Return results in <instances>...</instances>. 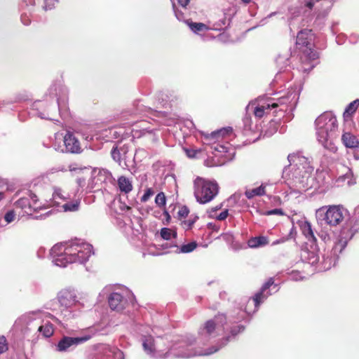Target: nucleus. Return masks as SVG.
<instances>
[{
    "mask_svg": "<svg viewBox=\"0 0 359 359\" xmlns=\"http://www.w3.org/2000/svg\"><path fill=\"white\" fill-rule=\"evenodd\" d=\"M242 317L236 318L226 317L219 313L214 318L208 320L198 330V337L196 339L191 335L181 337L172 342L169 346L170 357L188 358L194 356L209 355L227 344L230 340L229 336L221 339L219 344L204 348L209 344L214 343L219 333L227 330L228 323L240 321Z\"/></svg>",
    "mask_w": 359,
    "mask_h": 359,
    "instance_id": "obj_1",
    "label": "nucleus"
},
{
    "mask_svg": "<svg viewBox=\"0 0 359 359\" xmlns=\"http://www.w3.org/2000/svg\"><path fill=\"white\" fill-rule=\"evenodd\" d=\"M93 246L81 240H74L65 243L55 245L50 254L53 262L60 267H65L68 264H83L92 254Z\"/></svg>",
    "mask_w": 359,
    "mask_h": 359,
    "instance_id": "obj_2",
    "label": "nucleus"
},
{
    "mask_svg": "<svg viewBox=\"0 0 359 359\" xmlns=\"http://www.w3.org/2000/svg\"><path fill=\"white\" fill-rule=\"evenodd\" d=\"M290 162L289 184L297 191H305L310 188L309 175L313 171L308 159L299 154H292L287 156Z\"/></svg>",
    "mask_w": 359,
    "mask_h": 359,
    "instance_id": "obj_3",
    "label": "nucleus"
},
{
    "mask_svg": "<svg viewBox=\"0 0 359 359\" xmlns=\"http://www.w3.org/2000/svg\"><path fill=\"white\" fill-rule=\"evenodd\" d=\"M317 140L324 148L335 151L334 140L338 128L336 116L330 111L320 114L315 121Z\"/></svg>",
    "mask_w": 359,
    "mask_h": 359,
    "instance_id": "obj_4",
    "label": "nucleus"
},
{
    "mask_svg": "<svg viewBox=\"0 0 359 359\" xmlns=\"http://www.w3.org/2000/svg\"><path fill=\"white\" fill-rule=\"evenodd\" d=\"M312 41L313 34L311 29L301 30L297 36L296 44L302 51L300 57L302 69L305 72L311 70L318 63V54L313 50Z\"/></svg>",
    "mask_w": 359,
    "mask_h": 359,
    "instance_id": "obj_5",
    "label": "nucleus"
},
{
    "mask_svg": "<svg viewBox=\"0 0 359 359\" xmlns=\"http://www.w3.org/2000/svg\"><path fill=\"white\" fill-rule=\"evenodd\" d=\"M25 325V333L34 332L36 338H48L54 333L53 324L43 319L41 312H32L23 315L19 320Z\"/></svg>",
    "mask_w": 359,
    "mask_h": 359,
    "instance_id": "obj_6",
    "label": "nucleus"
},
{
    "mask_svg": "<svg viewBox=\"0 0 359 359\" xmlns=\"http://www.w3.org/2000/svg\"><path fill=\"white\" fill-rule=\"evenodd\" d=\"M351 221L346 223L340 232L339 238L334 243L330 255L324 258V269H327L332 266H335L339 254L354 236L355 230L351 227Z\"/></svg>",
    "mask_w": 359,
    "mask_h": 359,
    "instance_id": "obj_7",
    "label": "nucleus"
},
{
    "mask_svg": "<svg viewBox=\"0 0 359 359\" xmlns=\"http://www.w3.org/2000/svg\"><path fill=\"white\" fill-rule=\"evenodd\" d=\"M61 313L67 319L76 316V311L82 308L74 290L66 288L60 290L57 295Z\"/></svg>",
    "mask_w": 359,
    "mask_h": 359,
    "instance_id": "obj_8",
    "label": "nucleus"
},
{
    "mask_svg": "<svg viewBox=\"0 0 359 359\" xmlns=\"http://www.w3.org/2000/svg\"><path fill=\"white\" fill-rule=\"evenodd\" d=\"M194 196L201 204H205L212 201L219 192V187L214 181L197 177L194 182Z\"/></svg>",
    "mask_w": 359,
    "mask_h": 359,
    "instance_id": "obj_9",
    "label": "nucleus"
},
{
    "mask_svg": "<svg viewBox=\"0 0 359 359\" xmlns=\"http://www.w3.org/2000/svg\"><path fill=\"white\" fill-rule=\"evenodd\" d=\"M142 346L146 354L152 358H170L169 346H166L165 341L162 338L155 339L150 335L144 336L142 338Z\"/></svg>",
    "mask_w": 359,
    "mask_h": 359,
    "instance_id": "obj_10",
    "label": "nucleus"
},
{
    "mask_svg": "<svg viewBox=\"0 0 359 359\" xmlns=\"http://www.w3.org/2000/svg\"><path fill=\"white\" fill-rule=\"evenodd\" d=\"M346 210L340 205H330L328 208L321 207L316 211L318 220L324 222L331 226L339 224L344 219Z\"/></svg>",
    "mask_w": 359,
    "mask_h": 359,
    "instance_id": "obj_11",
    "label": "nucleus"
},
{
    "mask_svg": "<svg viewBox=\"0 0 359 359\" xmlns=\"http://www.w3.org/2000/svg\"><path fill=\"white\" fill-rule=\"evenodd\" d=\"M299 93L296 90H290L286 95L277 99L276 102L271 100L267 101V107H272V109L280 108L282 111H292L295 108L299 100Z\"/></svg>",
    "mask_w": 359,
    "mask_h": 359,
    "instance_id": "obj_12",
    "label": "nucleus"
},
{
    "mask_svg": "<svg viewBox=\"0 0 359 359\" xmlns=\"http://www.w3.org/2000/svg\"><path fill=\"white\" fill-rule=\"evenodd\" d=\"M88 334H85L81 337H63L56 345V351L59 352L69 351L76 347L78 345L85 343L95 334L96 331L94 327L88 330Z\"/></svg>",
    "mask_w": 359,
    "mask_h": 359,
    "instance_id": "obj_13",
    "label": "nucleus"
},
{
    "mask_svg": "<svg viewBox=\"0 0 359 359\" xmlns=\"http://www.w3.org/2000/svg\"><path fill=\"white\" fill-rule=\"evenodd\" d=\"M89 359H124L123 353L119 349L107 344L96 346Z\"/></svg>",
    "mask_w": 359,
    "mask_h": 359,
    "instance_id": "obj_14",
    "label": "nucleus"
},
{
    "mask_svg": "<svg viewBox=\"0 0 359 359\" xmlns=\"http://www.w3.org/2000/svg\"><path fill=\"white\" fill-rule=\"evenodd\" d=\"M63 142L65 145V149L61 146L56 145V144H53L52 147L55 149V151H61V152H69L72 154H78L81 151V145L78 139L75 137L74 134L70 132H68L65 137H63Z\"/></svg>",
    "mask_w": 359,
    "mask_h": 359,
    "instance_id": "obj_15",
    "label": "nucleus"
},
{
    "mask_svg": "<svg viewBox=\"0 0 359 359\" xmlns=\"http://www.w3.org/2000/svg\"><path fill=\"white\" fill-rule=\"evenodd\" d=\"M15 205L24 210L25 212L28 215H31L32 211H37L42 208L41 203L38 201L37 196L32 193L29 194V197H23L18 200Z\"/></svg>",
    "mask_w": 359,
    "mask_h": 359,
    "instance_id": "obj_16",
    "label": "nucleus"
},
{
    "mask_svg": "<svg viewBox=\"0 0 359 359\" xmlns=\"http://www.w3.org/2000/svg\"><path fill=\"white\" fill-rule=\"evenodd\" d=\"M271 287H273L271 290H273V293L278 292L279 290L278 285L274 283L273 278H269L268 281L264 283V285L262 287L260 292H257L253 297L256 307H257L262 302H263L269 296L272 294V292H269Z\"/></svg>",
    "mask_w": 359,
    "mask_h": 359,
    "instance_id": "obj_17",
    "label": "nucleus"
},
{
    "mask_svg": "<svg viewBox=\"0 0 359 359\" xmlns=\"http://www.w3.org/2000/svg\"><path fill=\"white\" fill-rule=\"evenodd\" d=\"M67 94V88L60 83H53L49 88L46 97L49 100H52L57 103V107L60 108V100L65 99Z\"/></svg>",
    "mask_w": 359,
    "mask_h": 359,
    "instance_id": "obj_18",
    "label": "nucleus"
},
{
    "mask_svg": "<svg viewBox=\"0 0 359 359\" xmlns=\"http://www.w3.org/2000/svg\"><path fill=\"white\" fill-rule=\"evenodd\" d=\"M108 302L111 310L121 311L126 308L127 299L119 292H113L108 297Z\"/></svg>",
    "mask_w": 359,
    "mask_h": 359,
    "instance_id": "obj_19",
    "label": "nucleus"
},
{
    "mask_svg": "<svg viewBox=\"0 0 359 359\" xmlns=\"http://www.w3.org/2000/svg\"><path fill=\"white\" fill-rule=\"evenodd\" d=\"M262 100H259L258 103L251 102L246 107V111L248 113L252 112L255 117L262 118L264 115L268 113L272 107H267L266 103H262Z\"/></svg>",
    "mask_w": 359,
    "mask_h": 359,
    "instance_id": "obj_20",
    "label": "nucleus"
},
{
    "mask_svg": "<svg viewBox=\"0 0 359 359\" xmlns=\"http://www.w3.org/2000/svg\"><path fill=\"white\" fill-rule=\"evenodd\" d=\"M117 188L121 194H128L133 189L132 179L123 175L120 176L117 179Z\"/></svg>",
    "mask_w": 359,
    "mask_h": 359,
    "instance_id": "obj_21",
    "label": "nucleus"
},
{
    "mask_svg": "<svg viewBox=\"0 0 359 359\" xmlns=\"http://www.w3.org/2000/svg\"><path fill=\"white\" fill-rule=\"evenodd\" d=\"M46 105V103L43 101H36L33 103L32 105V109L34 111H36V113H33L34 115H36L41 118L43 119H49L53 120V118L50 116L51 112L50 110H41L42 108H43Z\"/></svg>",
    "mask_w": 359,
    "mask_h": 359,
    "instance_id": "obj_22",
    "label": "nucleus"
},
{
    "mask_svg": "<svg viewBox=\"0 0 359 359\" xmlns=\"http://www.w3.org/2000/svg\"><path fill=\"white\" fill-rule=\"evenodd\" d=\"M300 229L309 241L316 242V238L314 235L311 224L307 221H303L299 224Z\"/></svg>",
    "mask_w": 359,
    "mask_h": 359,
    "instance_id": "obj_23",
    "label": "nucleus"
},
{
    "mask_svg": "<svg viewBox=\"0 0 359 359\" xmlns=\"http://www.w3.org/2000/svg\"><path fill=\"white\" fill-rule=\"evenodd\" d=\"M289 55L288 53L279 55L276 59V63L277 66L280 68V71L283 70L284 68L287 67L289 64ZM280 72H279L275 76L276 81L280 79Z\"/></svg>",
    "mask_w": 359,
    "mask_h": 359,
    "instance_id": "obj_24",
    "label": "nucleus"
},
{
    "mask_svg": "<svg viewBox=\"0 0 359 359\" xmlns=\"http://www.w3.org/2000/svg\"><path fill=\"white\" fill-rule=\"evenodd\" d=\"M232 132V128H224L220 130L212 132L210 134H207L205 135L204 138L205 140H218L220 137H224L226 135L229 133H231Z\"/></svg>",
    "mask_w": 359,
    "mask_h": 359,
    "instance_id": "obj_25",
    "label": "nucleus"
},
{
    "mask_svg": "<svg viewBox=\"0 0 359 359\" xmlns=\"http://www.w3.org/2000/svg\"><path fill=\"white\" fill-rule=\"evenodd\" d=\"M341 140L348 148H356L359 145L357 137L351 133H345L342 135Z\"/></svg>",
    "mask_w": 359,
    "mask_h": 359,
    "instance_id": "obj_26",
    "label": "nucleus"
},
{
    "mask_svg": "<svg viewBox=\"0 0 359 359\" xmlns=\"http://www.w3.org/2000/svg\"><path fill=\"white\" fill-rule=\"evenodd\" d=\"M302 259L311 265L317 264L319 261V256L315 250H304L302 254Z\"/></svg>",
    "mask_w": 359,
    "mask_h": 359,
    "instance_id": "obj_27",
    "label": "nucleus"
},
{
    "mask_svg": "<svg viewBox=\"0 0 359 359\" xmlns=\"http://www.w3.org/2000/svg\"><path fill=\"white\" fill-rule=\"evenodd\" d=\"M266 187V184L263 183L259 187L252 189H248V190L245 191V196L248 199H251L253 197L257 196H264L266 194V191H265Z\"/></svg>",
    "mask_w": 359,
    "mask_h": 359,
    "instance_id": "obj_28",
    "label": "nucleus"
},
{
    "mask_svg": "<svg viewBox=\"0 0 359 359\" xmlns=\"http://www.w3.org/2000/svg\"><path fill=\"white\" fill-rule=\"evenodd\" d=\"M268 244V238L266 236H257L251 238L248 241L250 248H256L264 246Z\"/></svg>",
    "mask_w": 359,
    "mask_h": 359,
    "instance_id": "obj_29",
    "label": "nucleus"
},
{
    "mask_svg": "<svg viewBox=\"0 0 359 359\" xmlns=\"http://www.w3.org/2000/svg\"><path fill=\"white\" fill-rule=\"evenodd\" d=\"M27 4L30 5H36V3L40 4L41 0H25ZM43 4L41 5L42 8L44 10H50L52 9L55 4L57 2V0H42Z\"/></svg>",
    "mask_w": 359,
    "mask_h": 359,
    "instance_id": "obj_30",
    "label": "nucleus"
},
{
    "mask_svg": "<svg viewBox=\"0 0 359 359\" xmlns=\"http://www.w3.org/2000/svg\"><path fill=\"white\" fill-rule=\"evenodd\" d=\"M66 199H67V197L64 195L60 188H54L52 198L53 205L58 206L61 201H65Z\"/></svg>",
    "mask_w": 359,
    "mask_h": 359,
    "instance_id": "obj_31",
    "label": "nucleus"
},
{
    "mask_svg": "<svg viewBox=\"0 0 359 359\" xmlns=\"http://www.w3.org/2000/svg\"><path fill=\"white\" fill-rule=\"evenodd\" d=\"M81 201L76 199L71 202H67L62 205L64 212H76L79 210Z\"/></svg>",
    "mask_w": 359,
    "mask_h": 359,
    "instance_id": "obj_32",
    "label": "nucleus"
},
{
    "mask_svg": "<svg viewBox=\"0 0 359 359\" xmlns=\"http://www.w3.org/2000/svg\"><path fill=\"white\" fill-rule=\"evenodd\" d=\"M107 141H113L118 139L122 135V132L117 128H109L104 132Z\"/></svg>",
    "mask_w": 359,
    "mask_h": 359,
    "instance_id": "obj_33",
    "label": "nucleus"
},
{
    "mask_svg": "<svg viewBox=\"0 0 359 359\" xmlns=\"http://www.w3.org/2000/svg\"><path fill=\"white\" fill-rule=\"evenodd\" d=\"M196 247L197 243L195 241H193L187 244H184L180 248L177 247L175 252L177 253H189L193 252Z\"/></svg>",
    "mask_w": 359,
    "mask_h": 359,
    "instance_id": "obj_34",
    "label": "nucleus"
},
{
    "mask_svg": "<svg viewBox=\"0 0 359 359\" xmlns=\"http://www.w3.org/2000/svg\"><path fill=\"white\" fill-rule=\"evenodd\" d=\"M97 182H105L106 180H111L112 179L111 173L107 170H100L97 175L95 177Z\"/></svg>",
    "mask_w": 359,
    "mask_h": 359,
    "instance_id": "obj_35",
    "label": "nucleus"
},
{
    "mask_svg": "<svg viewBox=\"0 0 359 359\" xmlns=\"http://www.w3.org/2000/svg\"><path fill=\"white\" fill-rule=\"evenodd\" d=\"M359 105V100H355L348 104V105L346 107L344 116H349L352 115L357 109Z\"/></svg>",
    "mask_w": 359,
    "mask_h": 359,
    "instance_id": "obj_36",
    "label": "nucleus"
},
{
    "mask_svg": "<svg viewBox=\"0 0 359 359\" xmlns=\"http://www.w3.org/2000/svg\"><path fill=\"white\" fill-rule=\"evenodd\" d=\"M188 25L191 30L195 33H198L208 29L207 26L201 22H190Z\"/></svg>",
    "mask_w": 359,
    "mask_h": 359,
    "instance_id": "obj_37",
    "label": "nucleus"
},
{
    "mask_svg": "<svg viewBox=\"0 0 359 359\" xmlns=\"http://www.w3.org/2000/svg\"><path fill=\"white\" fill-rule=\"evenodd\" d=\"M161 236L163 239L170 240L176 236V233L168 228H163L161 230Z\"/></svg>",
    "mask_w": 359,
    "mask_h": 359,
    "instance_id": "obj_38",
    "label": "nucleus"
},
{
    "mask_svg": "<svg viewBox=\"0 0 359 359\" xmlns=\"http://www.w3.org/2000/svg\"><path fill=\"white\" fill-rule=\"evenodd\" d=\"M155 203L158 207H163L165 205L166 198L163 192H160L156 195Z\"/></svg>",
    "mask_w": 359,
    "mask_h": 359,
    "instance_id": "obj_39",
    "label": "nucleus"
},
{
    "mask_svg": "<svg viewBox=\"0 0 359 359\" xmlns=\"http://www.w3.org/2000/svg\"><path fill=\"white\" fill-rule=\"evenodd\" d=\"M348 171L343 175L339 177V180H348L347 184L348 185L353 184V182H351V177H353V172L350 168H347Z\"/></svg>",
    "mask_w": 359,
    "mask_h": 359,
    "instance_id": "obj_40",
    "label": "nucleus"
},
{
    "mask_svg": "<svg viewBox=\"0 0 359 359\" xmlns=\"http://www.w3.org/2000/svg\"><path fill=\"white\" fill-rule=\"evenodd\" d=\"M154 194V191L151 188H147L143 196L141 197V201L143 203L147 202L151 196H152Z\"/></svg>",
    "mask_w": 359,
    "mask_h": 359,
    "instance_id": "obj_41",
    "label": "nucleus"
},
{
    "mask_svg": "<svg viewBox=\"0 0 359 359\" xmlns=\"http://www.w3.org/2000/svg\"><path fill=\"white\" fill-rule=\"evenodd\" d=\"M15 218V213L13 210L8 211L4 215V220L6 224H10L14 221Z\"/></svg>",
    "mask_w": 359,
    "mask_h": 359,
    "instance_id": "obj_42",
    "label": "nucleus"
},
{
    "mask_svg": "<svg viewBox=\"0 0 359 359\" xmlns=\"http://www.w3.org/2000/svg\"><path fill=\"white\" fill-rule=\"evenodd\" d=\"M8 350L7 340L4 336H0V354Z\"/></svg>",
    "mask_w": 359,
    "mask_h": 359,
    "instance_id": "obj_43",
    "label": "nucleus"
},
{
    "mask_svg": "<svg viewBox=\"0 0 359 359\" xmlns=\"http://www.w3.org/2000/svg\"><path fill=\"white\" fill-rule=\"evenodd\" d=\"M111 155L112 158L116 161L120 163L121 162V154L120 151L118 150L117 147H114L111 151Z\"/></svg>",
    "mask_w": 359,
    "mask_h": 359,
    "instance_id": "obj_44",
    "label": "nucleus"
},
{
    "mask_svg": "<svg viewBox=\"0 0 359 359\" xmlns=\"http://www.w3.org/2000/svg\"><path fill=\"white\" fill-rule=\"evenodd\" d=\"M245 327L243 325H236L231 327L230 333L231 337L236 336L238 333L243 332Z\"/></svg>",
    "mask_w": 359,
    "mask_h": 359,
    "instance_id": "obj_45",
    "label": "nucleus"
},
{
    "mask_svg": "<svg viewBox=\"0 0 359 359\" xmlns=\"http://www.w3.org/2000/svg\"><path fill=\"white\" fill-rule=\"evenodd\" d=\"M264 215H283V210L281 209L275 208L273 210L266 211L264 213Z\"/></svg>",
    "mask_w": 359,
    "mask_h": 359,
    "instance_id": "obj_46",
    "label": "nucleus"
},
{
    "mask_svg": "<svg viewBox=\"0 0 359 359\" xmlns=\"http://www.w3.org/2000/svg\"><path fill=\"white\" fill-rule=\"evenodd\" d=\"M212 149H215V151H217L219 152H227V147L222 144H216L213 147H212Z\"/></svg>",
    "mask_w": 359,
    "mask_h": 359,
    "instance_id": "obj_47",
    "label": "nucleus"
},
{
    "mask_svg": "<svg viewBox=\"0 0 359 359\" xmlns=\"http://www.w3.org/2000/svg\"><path fill=\"white\" fill-rule=\"evenodd\" d=\"M172 8L174 10V12H175L176 18L179 20H182L184 19L183 13L176 9V6H175V3H172Z\"/></svg>",
    "mask_w": 359,
    "mask_h": 359,
    "instance_id": "obj_48",
    "label": "nucleus"
},
{
    "mask_svg": "<svg viewBox=\"0 0 359 359\" xmlns=\"http://www.w3.org/2000/svg\"><path fill=\"white\" fill-rule=\"evenodd\" d=\"M222 238L228 243L233 242V236L231 233H226L221 236Z\"/></svg>",
    "mask_w": 359,
    "mask_h": 359,
    "instance_id": "obj_49",
    "label": "nucleus"
},
{
    "mask_svg": "<svg viewBox=\"0 0 359 359\" xmlns=\"http://www.w3.org/2000/svg\"><path fill=\"white\" fill-rule=\"evenodd\" d=\"M290 278L293 280L298 281L302 279V276L299 272L295 271L291 273Z\"/></svg>",
    "mask_w": 359,
    "mask_h": 359,
    "instance_id": "obj_50",
    "label": "nucleus"
},
{
    "mask_svg": "<svg viewBox=\"0 0 359 359\" xmlns=\"http://www.w3.org/2000/svg\"><path fill=\"white\" fill-rule=\"evenodd\" d=\"M288 240H289V236L283 237V238H280L279 239H277V240L273 241V243H271V245L274 246V245H276L278 244H281V243L286 242Z\"/></svg>",
    "mask_w": 359,
    "mask_h": 359,
    "instance_id": "obj_51",
    "label": "nucleus"
},
{
    "mask_svg": "<svg viewBox=\"0 0 359 359\" xmlns=\"http://www.w3.org/2000/svg\"><path fill=\"white\" fill-rule=\"evenodd\" d=\"M228 210H225L224 211H222L221 213H219V215H218L216 218L218 219V220H224L225 219L227 216H228Z\"/></svg>",
    "mask_w": 359,
    "mask_h": 359,
    "instance_id": "obj_52",
    "label": "nucleus"
},
{
    "mask_svg": "<svg viewBox=\"0 0 359 359\" xmlns=\"http://www.w3.org/2000/svg\"><path fill=\"white\" fill-rule=\"evenodd\" d=\"M189 214V210L187 207H183L180 210L179 215L182 217H186Z\"/></svg>",
    "mask_w": 359,
    "mask_h": 359,
    "instance_id": "obj_53",
    "label": "nucleus"
},
{
    "mask_svg": "<svg viewBox=\"0 0 359 359\" xmlns=\"http://www.w3.org/2000/svg\"><path fill=\"white\" fill-rule=\"evenodd\" d=\"M59 171H62V172L66 171V169L64 167L53 168L48 171V173L52 174V173L57 172Z\"/></svg>",
    "mask_w": 359,
    "mask_h": 359,
    "instance_id": "obj_54",
    "label": "nucleus"
},
{
    "mask_svg": "<svg viewBox=\"0 0 359 359\" xmlns=\"http://www.w3.org/2000/svg\"><path fill=\"white\" fill-rule=\"evenodd\" d=\"M21 21L25 25H29L31 22L30 19L26 15H21Z\"/></svg>",
    "mask_w": 359,
    "mask_h": 359,
    "instance_id": "obj_55",
    "label": "nucleus"
},
{
    "mask_svg": "<svg viewBox=\"0 0 359 359\" xmlns=\"http://www.w3.org/2000/svg\"><path fill=\"white\" fill-rule=\"evenodd\" d=\"M243 121H244V124H245V128H248L249 129H250V122H251L250 118L246 116L243 119Z\"/></svg>",
    "mask_w": 359,
    "mask_h": 359,
    "instance_id": "obj_56",
    "label": "nucleus"
},
{
    "mask_svg": "<svg viewBox=\"0 0 359 359\" xmlns=\"http://www.w3.org/2000/svg\"><path fill=\"white\" fill-rule=\"evenodd\" d=\"M185 151H186L187 155L190 158H193L196 155V152L194 150L186 149Z\"/></svg>",
    "mask_w": 359,
    "mask_h": 359,
    "instance_id": "obj_57",
    "label": "nucleus"
},
{
    "mask_svg": "<svg viewBox=\"0 0 359 359\" xmlns=\"http://www.w3.org/2000/svg\"><path fill=\"white\" fill-rule=\"evenodd\" d=\"M178 3L182 7H186L189 3V0H178Z\"/></svg>",
    "mask_w": 359,
    "mask_h": 359,
    "instance_id": "obj_58",
    "label": "nucleus"
},
{
    "mask_svg": "<svg viewBox=\"0 0 359 359\" xmlns=\"http://www.w3.org/2000/svg\"><path fill=\"white\" fill-rule=\"evenodd\" d=\"M314 5V3L313 2L312 0H306V6L309 8H312L313 6Z\"/></svg>",
    "mask_w": 359,
    "mask_h": 359,
    "instance_id": "obj_59",
    "label": "nucleus"
},
{
    "mask_svg": "<svg viewBox=\"0 0 359 359\" xmlns=\"http://www.w3.org/2000/svg\"><path fill=\"white\" fill-rule=\"evenodd\" d=\"M358 39V35H356V34H353V35H351V39H350V40H351L352 42L355 43V42L357 41Z\"/></svg>",
    "mask_w": 359,
    "mask_h": 359,
    "instance_id": "obj_60",
    "label": "nucleus"
},
{
    "mask_svg": "<svg viewBox=\"0 0 359 359\" xmlns=\"http://www.w3.org/2000/svg\"><path fill=\"white\" fill-rule=\"evenodd\" d=\"M4 198V192L0 191V201Z\"/></svg>",
    "mask_w": 359,
    "mask_h": 359,
    "instance_id": "obj_61",
    "label": "nucleus"
},
{
    "mask_svg": "<svg viewBox=\"0 0 359 359\" xmlns=\"http://www.w3.org/2000/svg\"><path fill=\"white\" fill-rule=\"evenodd\" d=\"M355 214L359 215V205L355 210Z\"/></svg>",
    "mask_w": 359,
    "mask_h": 359,
    "instance_id": "obj_62",
    "label": "nucleus"
},
{
    "mask_svg": "<svg viewBox=\"0 0 359 359\" xmlns=\"http://www.w3.org/2000/svg\"><path fill=\"white\" fill-rule=\"evenodd\" d=\"M245 4H248L250 2L251 0H241Z\"/></svg>",
    "mask_w": 359,
    "mask_h": 359,
    "instance_id": "obj_63",
    "label": "nucleus"
},
{
    "mask_svg": "<svg viewBox=\"0 0 359 359\" xmlns=\"http://www.w3.org/2000/svg\"><path fill=\"white\" fill-rule=\"evenodd\" d=\"M220 208H221V206H217V207L214 209V210H215V211H216V210H219V209H220Z\"/></svg>",
    "mask_w": 359,
    "mask_h": 359,
    "instance_id": "obj_64",
    "label": "nucleus"
}]
</instances>
